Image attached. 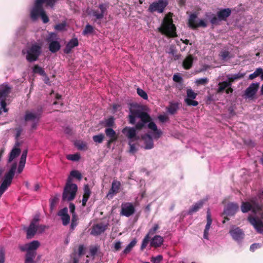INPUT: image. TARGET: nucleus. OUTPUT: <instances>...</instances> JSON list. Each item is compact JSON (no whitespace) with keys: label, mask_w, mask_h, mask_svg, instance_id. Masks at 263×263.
Instances as JSON below:
<instances>
[{"label":"nucleus","mask_w":263,"mask_h":263,"mask_svg":"<svg viewBox=\"0 0 263 263\" xmlns=\"http://www.w3.org/2000/svg\"><path fill=\"white\" fill-rule=\"evenodd\" d=\"M129 122L131 124L135 123V119L139 118L140 122L136 124V128L138 130L142 129L145 123H148L147 127L149 129L154 132V137L155 139L159 138L162 133L161 130L158 129L156 124L154 122H151V118L146 112L140 110H130V115H129Z\"/></svg>","instance_id":"1"},{"label":"nucleus","mask_w":263,"mask_h":263,"mask_svg":"<svg viewBox=\"0 0 263 263\" xmlns=\"http://www.w3.org/2000/svg\"><path fill=\"white\" fill-rule=\"evenodd\" d=\"M176 27L173 23L172 17L166 16L164 17L161 27L158 28V30L162 34L174 37L177 36L176 32Z\"/></svg>","instance_id":"2"},{"label":"nucleus","mask_w":263,"mask_h":263,"mask_svg":"<svg viewBox=\"0 0 263 263\" xmlns=\"http://www.w3.org/2000/svg\"><path fill=\"white\" fill-rule=\"evenodd\" d=\"M71 182L72 179L70 177H69L62 194V200L63 201H70L76 197L78 191V186L76 184L72 183Z\"/></svg>","instance_id":"3"},{"label":"nucleus","mask_w":263,"mask_h":263,"mask_svg":"<svg viewBox=\"0 0 263 263\" xmlns=\"http://www.w3.org/2000/svg\"><path fill=\"white\" fill-rule=\"evenodd\" d=\"M16 168L17 163H13L9 172L5 174L4 180L0 186V197L7 188L11 185L13 178L14 176Z\"/></svg>","instance_id":"4"},{"label":"nucleus","mask_w":263,"mask_h":263,"mask_svg":"<svg viewBox=\"0 0 263 263\" xmlns=\"http://www.w3.org/2000/svg\"><path fill=\"white\" fill-rule=\"evenodd\" d=\"M42 53V47L37 43L32 44L26 52V59L30 63L36 61Z\"/></svg>","instance_id":"5"},{"label":"nucleus","mask_w":263,"mask_h":263,"mask_svg":"<svg viewBox=\"0 0 263 263\" xmlns=\"http://www.w3.org/2000/svg\"><path fill=\"white\" fill-rule=\"evenodd\" d=\"M248 220L258 233H263V213L260 216L250 215Z\"/></svg>","instance_id":"6"},{"label":"nucleus","mask_w":263,"mask_h":263,"mask_svg":"<svg viewBox=\"0 0 263 263\" xmlns=\"http://www.w3.org/2000/svg\"><path fill=\"white\" fill-rule=\"evenodd\" d=\"M168 5L167 0H158L152 3L148 9V11L151 13L157 11L161 13L164 11L165 8Z\"/></svg>","instance_id":"7"},{"label":"nucleus","mask_w":263,"mask_h":263,"mask_svg":"<svg viewBox=\"0 0 263 263\" xmlns=\"http://www.w3.org/2000/svg\"><path fill=\"white\" fill-rule=\"evenodd\" d=\"M121 208L120 215L127 217L133 215L136 211L135 208L132 202L122 203Z\"/></svg>","instance_id":"8"},{"label":"nucleus","mask_w":263,"mask_h":263,"mask_svg":"<svg viewBox=\"0 0 263 263\" xmlns=\"http://www.w3.org/2000/svg\"><path fill=\"white\" fill-rule=\"evenodd\" d=\"M56 37L55 33H51L46 39L47 42L49 43V49L52 53H56L61 48L59 42L53 40Z\"/></svg>","instance_id":"9"},{"label":"nucleus","mask_w":263,"mask_h":263,"mask_svg":"<svg viewBox=\"0 0 263 263\" xmlns=\"http://www.w3.org/2000/svg\"><path fill=\"white\" fill-rule=\"evenodd\" d=\"M39 221V217H35L30 222L29 227L26 230L27 238H32L37 231V223Z\"/></svg>","instance_id":"10"},{"label":"nucleus","mask_w":263,"mask_h":263,"mask_svg":"<svg viewBox=\"0 0 263 263\" xmlns=\"http://www.w3.org/2000/svg\"><path fill=\"white\" fill-rule=\"evenodd\" d=\"M197 15L195 13H192L190 15L189 19L188 25L191 28L194 30L199 27H206L207 26L204 21L202 20H201L198 23H197Z\"/></svg>","instance_id":"11"},{"label":"nucleus","mask_w":263,"mask_h":263,"mask_svg":"<svg viewBox=\"0 0 263 263\" xmlns=\"http://www.w3.org/2000/svg\"><path fill=\"white\" fill-rule=\"evenodd\" d=\"M40 0H36L34 6L32 9L30 13V16L33 20H35L44 11L43 5L41 4Z\"/></svg>","instance_id":"12"},{"label":"nucleus","mask_w":263,"mask_h":263,"mask_svg":"<svg viewBox=\"0 0 263 263\" xmlns=\"http://www.w3.org/2000/svg\"><path fill=\"white\" fill-rule=\"evenodd\" d=\"M13 87L8 83L0 85V99H6L12 92Z\"/></svg>","instance_id":"13"},{"label":"nucleus","mask_w":263,"mask_h":263,"mask_svg":"<svg viewBox=\"0 0 263 263\" xmlns=\"http://www.w3.org/2000/svg\"><path fill=\"white\" fill-rule=\"evenodd\" d=\"M107 229V226L103 223L94 224L92 226L91 234L97 236L103 233Z\"/></svg>","instance_id":"14"},{"label":"nucleus","mask_w":263,"mask_h":263,"mask_svg":"<svg viewBox=\"0 0 263 263\" xmlns=\"http://www.w3.org/2000/svg\"><path fill=\"white\" fill-rule=\"evenodd\" d=\"M219 87L218 88V92H222L225 89L227 93L229 94L232 93L233 89L231 88V84L228 80V81H223L220 82L218 84Z\"/></svg>","instance_id":"15"},{"label":"nucleus","mask_w":263,"mask_h":263,"mask_svg":"<svg viewBox=\"0 0 263 263\" xmlns=\"http://www.w3.org/2000/svg\"><path fill=\"white\" fill-rule=\"evenodd\" d=\"M58 215L61 217L62 223L64 226H67L70 221V216L68 214V209L67 208H64L60 210Z\"/></svg>","instance_id":"16"},{"label":"nucleus","mask_w":263,"mask_h":263,"mask_svg":"<svg viewBox=\"0 0 263 263\" xmlns=\"http://www.w3.org/2000/svg\"><path fill=\"white\" fill-rule=\"evenodd\" d=\"M100 11L96 10H92V14L93 16H95L97 20L102 19L104 16V13L106 10V6L104 4H101L99 5L98 6Z\"/></svg>","instance_id":"17"},{"label":"nucleus","mask_w":263,"mask_h":263,"mask_svg":"<svg viewBox=\"0 0 263 263\" xmlns=\"http://www.w3.org/2000/svg\"><path fill=\"white\" fill-rule=\"evenodd\" d=\"M230 233L232 238L238 241L241 240L245 235L243 231L239 228H236L231 230L230 231Z\"/></svg>","instance_id":"18"},{"label":"nucleus","mask_w":263,"mask_h":263,"mask_svg":"<svg viewBox=\"0 0 263 263\" xmlns=\"http://www.w3.org/2000/svg\"><path fill=\"white\" fill-rule=\"evenodd\" d=\"M239 210V205L236 203L231 202L228 204L225 213L229 216H233Z\"/></svg>","instance_id":"19"},{"label":"nucleus","mask_w":263,"mask_h":263,"mask_svg":"<svg viewBox=\"0 0 263 263\" xmlns=\"http://www.w3.org/2000/svg\"><path fill=\"white\" fill-rule=\"evenodd\" d=\"M258 88H259V84L258 83H252L246 89V90L245 91V95L249 98L253 97L256 93Z\"/></svg>","instance_id":"20"},{"label":"nucleus","mask_w":263,"mask_h":263,"mask_svg":"<svg viewBox=\"0 0 263 263\" xmlns=\"http://www.w3.org/2000/svg\"><path fill=\"white\" fill-rule=\"evenodd\" d=\"M79 45V42L77 38H72L71 39L68 43L66 44L64 52L66 54H69L71 52V50L75 47L78 46Z\"/></svg>","instance_id":"21"},{"label":"nucleus","mask_w":263,"mask_h":263,"mask_svg":"<svg viewBox=\"0 0 263 263\" xmlns=\"http://www.w3.org/2000/svg\"><path fill=\"white\" fill-rule=\"evenodd\" d=\"M41 112L40 113H33L29 111H26L24 119L25 121H36L39 122L40 118Z\"/></svg>","instance_id":"22"},{"label":"nucleus","mask_w":263,"mask_h":263,"mask_svg":"<svg viewBox=\"0 0 263 263\" xmlns=\"http://www.w3.org/2000/svg\"><path fill=\"white\" fill-rule=\"evenodd\" d=\"M231 9L230 8H225L220 10L217 12V15L219 17L220 21H226L231 14Z\"/></svg>","instance_id":"23"},{"label":"nucleus","mask_w":263,"mask_h":263,"mask_svg":"<svg viewBox=\"0 0 263 263\" xmlns=\"http://www.w3.org/2000/svg\"><path fill=\"white\" fill-rule=\"evenodd\" d=\"M122 133L128 139H132L136 138V132L134 128L126 127L123 129Z\"/></svg>","instance_id":"24"},{"label":"nucleus","mask_w":263,"mask_h":263,"mask_svg":"<svg viewBox=\"0 0 263 263\" xmlns=\"http://www.w3.org/2000/svg\"><path fill=\"white\" fill-rule=\"evenodd\" d=\"M194 58L192 54L188 55L182 63V66L186 70L190 69L192 68L193 64Z\"/></svg>","instance_id":"25"},{"label":"nucleus","mask_w":263,"mask_h":263,"mask_svg":"<svg viewBox=\"0 0 263 263\" xmlns=\"http://www.w3.org/2000/svg\"><path fill=\"white\" fill-rule=\"evenodd\" d=\"M164 241L163 238L160 235L155 236L151 240V246L155 248L160 247Z\"/></svg>","instance_id":"26"},{"label":"nucleus","mask_w":263,"mask_h":263,"mask_svg":"<svg viewBox=\"0 0 263 263\" xmlns=\"http://www.w3.org/2000/svg\"><path fill=\"white\" fill-rule=\"evenodd\" d=\"M144 143V149H150L154 147V142L152 137L149 135H146L143 137Z\"/></svg>","instance_id":"27"},{"label":"nucleus","mask_w":263,"mask_h":263,"mask_svg":"<svg viewBox=\"0 0 263 263\" xmlns=\"http://www.w3.org/2000/svg\"><path fill=\"white\" fill-rule=\"evenodd\" d=\"M241 210L242 213H247L252 210L253 213H256V209L255 207L249 202H242L241 205Z\"/></svg>","instance_id":"28"},{"label":"nucleus","mask_w":263,"mask_h":263,"mask_svg":"<svg viewBox=\"0 0 263 263\" xmlns=\"http://www.w3.org/2000/svg\"><path fill=\"white\" fill-rule=\"evenodd\" d=\"M203 205V201L200 200L195 203L188 211V215H192L193 213L197 212L199 209L202 208Z\"/></svg>","instance_id":"29"},{"label":"nucleus","mask_w":263,"mask_h":263,"mask_svg":"<svg viewBox=\"0 0 263 263\" xmlns=\"http://www.w3.org/2000/svg\"><path fill=\"white\" fill-rule=\"evenodd\" d=\"M120 183L118 181H113L111 185V187L109 190L107 196L110 194H116L118 193L120 189Z\"/></svg>","instance_id":"30"},{"label":"nucleus","mask_w":263,"mask_h":263,"mask_svg":"<svg viewBox=\"0 0 263 263\" xmlns=\"http://www.w3.org/2000/svg\"><path fill=\"white\" fill-rule=\"evenodd\" d=\"M21 151L20 148L14 147L9 154L8 162H11L14 159L16 158L21 154Z\"/></svg>","instance_id":"31"},{"label":"nucleus","mask_w":263,"mask_h":263,"mask_svg":"<svg viewBox=\"0 0 263 263\" xmlns=\"http://www.w3.org/2000/svg\"><path fill=\"white\" fill-rule=\"evenodd\" d=\"M167 111L171 115L175 114L179 109L178 103L171 102L167 107Z\"/></svg>","instance_id":"32"},{"label":"nucleus","mask_w":263,"mask_h":263,"mask_svg":"<svg viewBox=\"0 0 263 263\" xmlns=\"http://www.w3.org/2000/svg\"><path fill=\"white\" fill-rule=\"evenodd\" d=\"M105 134L106 136L109 139H112L114 140H117L118 136L116 134V132L111 128H106L105 129Z\"/></svg>","instance_id":"33"},{"label":"nucleus","mask_w":263,"mask_h":263,"mask_svg":"<svg viewBox=\"0 0 263 263\" xmlns=\"http://www.w3.org/2000/svg\"><path fill=\"white\" fill-rule=\"evenodd\" d=\"M32 71L34 73H37L40 74V76H45V71L42 67H40L38 65H35L33 68Z\"/></svg>","instance_id":"34"},{"label":"nucleus","mask_w":263,"mask_h":263,"mask_svg":"<svg viewBox=\"0 0 263 263\" xmlns=\"http://www.w3.org/2000/svg\"><path fill=\"white\" fill-rule=\"evenodd\" d=\"M27 248L28 250L33 251L34 250H36L39 248V247L40 246V243L37 240H33L31 242L27 243Z\"/></svg>","instance_id":"35"},{"label":"nucleus","mask_w":263,"mask_h":263,"mask_svg":"<svg viewBox=\"0 0 263 263\" xmlns=\"http://www.w3.org/2000/svg\"><path fill=\"white\" fill-rule=\"evenodd\" d=\"M245 75V73H242L239 72L237 74H234L233 76L228 77V80L230 82V83L232 84L233 82H234L236 80H239L240 79H242L244 77Z\"/></svg>","instance_id":"36"},{"label":"nucleus","mask_w":263,"mask_h":263,"mask_svg":"<svg viewBox=\"0 0 263 263\" xmlns=\"http://www.w3.org/2000/svg\"><path fill=\"white\" fill-rule=\"evenodd\" d=\"M231 105L228 107V110L229 111L230 114L231 116H233L235 115V110L236 109V102L235 100L233 101L232 100H230Z\"/></svg>","instance_id":"37"},{"label":"nucleus","mask_w":263,"mask_h":263,"mask_svg":"<svg viewBox=\"0 0 263 263\" xmlns=\"http://www.w3.org/2000/svg\"><path fill=\"white\" fill-rule=\"evenodd\" d=\"M136 242L137 241L135 239L132 240L124 250L123 253L126 254L129 253L131 251L133 248L136 245Z\"/></svg>","instance_id":"38"},{"label":"nucleus","mask_w":263,"mask_h":263,"mask_svg":"<svg viewBox=\"0 0 263 263\" xmlns=\"http://www.w3.org/2000/svg\"><path fill=\"white\" fill-rule=\"evenodd\" d=\"M206 219H207V221H206V224L204 230L209 231L210 228L211 227V225L212 224V220L211 217V215H210V212L209 210H208L207 211Z\"/></svg>","instance_id":"39"},{"label":"nucleus","mask_w":263,"mask_h":263,"mask_svg":"<svg viewBox=\"0 0 263 263\" xmlns=\"http://www.w3.org/2000/svg\"><path fill=\"white\" fill-rule=\"evenodd\" d=\"M78 217L77 214L72 215V219L70 224V229L73 230L78 225Z\"/></svg>","instance_id":"40"},{"label":"nucleus","mask_w":263,"mask_h":263,"mask_svg":"<svg viewBox=\"0 0 263 263\" xmlns=\"http://www.w3.org/2000/svg\"><path fill=\"white\" fill-rule=\"evenodd\" d=\"M104 138V135L103 134L95 135L92 137V139L94 142L98 143H101Z\"/></svg>","instance_id":"41"},{"label":"nucleus","mask_w":263,"mask_h":263,"mask_svg":"<svg viewBox=\"0 0 263 263\" xmlns=\"http://www.w3.org/2000/svg\"><path fill=\"white\" fill-rule=\"evenodd\" d=\"M261 72H262V68H257L253 73H251L249 75V79L250 80H253V79L256 78V77L260 76Z\"/></svg>","instance_id":"42"},{"label":"nucleus","mask_w":263,"mask_h":263,"mask_svg":"<svg viewBox=\"0 0 263 263\" xmlns=\"http://www.w3.org/2000/svg\"><path fill=\"white\" fill-rule=\"evenodd\" d=\"M159 228H160V227L158 224H157V223L154 224L153 228H152L151 229H149L147 235H148V236L151 237V236L154 235L157 232V231H158V230Z\"/></svg>","instance_id":"43"},{"label":"nucleus","mask_w":263,"mask_h":263,"mask_svg":"<svg viewBox=\"0 0 263 263\" xmlns=\"http://www.w3.org/2000/svg\"><path fill=\"white\" fill-rule=\"evenodd\" d=\"M150 237H151L147 234L145 236L144 238L142 240V244L141 246L140 249L141 250H143L147 247L149 241Z\"/></svg>","instance_id":"44"},{"label":"nucleus","mask_w":263,"mask_h":263,"mask_svg":"<svg viewBox=\"0 0 263 263\" xmlns=\"http://www.w3.org/2000/svg\"><path fill=\"white\" fill-rule=\"evenodd\" d=\"M115 125V121L114 118L112 117H111L106 120L105 122V127H108V128H110L111 127L114 126Z\"/></svg>","instance_id":"45"},{"label":"nucleus","mask_w":263,"mask_h":263,"mask_svg":"<svg viewBox=\"0 0 263 263\" xmlns=\"http://www.w3.org/2000/svg\"><path fill=\"white\" fill-rule=\"evenodd\" d=\"M220 19L218 15H215L214 14H212L210 17V23L212 25H217L219 24V22H220Z\"/></svg>","instance_id":"46"},{"label":"nucleus","mask_w":263,"mask_h":263,"mask_svg":"<svg viewBox=\"0 0 263 263\" xmlns=\"http://www.w3.org/2000/svg\"><path fill=\"white\" fill-rule=\"evenodd\" d=\"M93 31V27L90 25L87 24L85 26L84 30L83 31L82 34L84 35H85L86 34L92 33Z\"/></svg>","instance_id":"47"},{"label":"nucleus","mask_w":263,"mask_h":263,"mask_svg":"<svg viewBox=\"0 0 263 263\" xmlns=\"http://www.w3.org/2000/svg\"><path fill=\"white\" fill-rule=\"evenodd\" d=\"M68 160L77 161H79L80 159V156L79 154H75L73 155H68L66 156Z\"/></svg>","instance_id":"48"},{"label":"nucleus","mask_w":263,"mask_h":263,"mask_svg":"<svg viewBox=\"0 0 263 263\" xmlns=\"http://www.w3.org/2000/svg\"><path fill=\"white\" fill-rule=\"evenodd\" d=\"M187 96L188 99H196L197 93L195 92L192 89L189 88L186 90Z\"/></svg>","instance_id":"49"},{"label":"nucleus","mask_w":263,"mask_h":263,"mask_svg":"<svg viewBox=\"0 0 263 263\" xmlns=\"http://www.w3.org/2000/svg\"><path fill=\"white\" fill-rule=\"evenodd\" d=\"M59 195L54 196L52 199L50 200V207L51 210H53L55 204L58 202Z\"/></svg>","instance_id":"50"},{"label":"nucleus","mask_w":263,"mask_h":263,"mask_svg":"<svg viewBox=\"0 0 263 263\" xmlns=\"http://www.w3.org/2000/svg\"><path fill=\"white\" fill-rule=\"evenodd\" d=\"M219 55L221 60H225L227 58H230V52L227 50H222L220 51Z\"/></svg>","instance_id":"51"},{"label":"nucleus","mask_w":263,"mask_h":263,"mask_svg":"<svg viewBox=\"0 0 263 263\" xmlns=\"http://www.w3.org/2000/svg\"><path fill=\"white\" fill-rule=\"evenodd\" d=\"M76 146L80 150H86L87 149L86 144L83 142H77Z\"/></svg>","instance_id":"52"},{"label":"nucleus","mask_w":263,"mask_h":263,"mask_svg":"<svg viewBox=\"0 0 263 263\" xmlns=\"http://www.w3.org/2000/svg\"><path fill=\"white\" fill-rule=\"evenodd\" d=\"M70 175L79 180H81L82 177L81 174L78 171L76 170L72 171L70 173Z\"/></svg>","instance_id":"53"},{"label":"nucleus","mask_w":263,"mask_h":263,"mask_svg":"<svg viewBox=\"0 0 263 263\" xmlns=\"http://www.w3.org/2000/svg\"><path fill=\"white\" fill-rule=\"evenodd\" d=\"M208 81H209V80L206 78H200V79L196 80V84L197 85H204L208 83Z\"/></svg>","instance_id":"54"},{"label":"nucleus","mask_w":263,"mask_h":263,"mask_svg":"<svg viewBox=\"0 0 263 263\" xmlns=\"http://www.w3.org/2000/svg\"><path fill=\"white\" fill-rule=\"evenodd\" d=\"M66 24V22H64L62 23L57 24L54 26V29L58 31H62L65 29Z\"/></svg>","instance_id":"55"},{"label":"nucleus","mask_w":263,"mask_h":263,"mask_svg":"<svg viewBox=\"0 0 263 263\" xmlns=\"http://www.w3.org/2000/svg\"><path fill=\"white\" fill-rule=\"evenodd\" d=\"M35 253L33 251L28 250L26 254V258L29 260H33L35 257Z\"/></svg>","instance_id":"56"},{"label":"nucleus","mask_w":263,"mask_h":263,"mask_svg":"<svg viewBox=\"0 0 263 263\" xmlns=\"http://www.w3.org/2000/svg\"><path fill=\"white\" fill-rule=\"evenodd\" d=\"M137 92L138 95L142 98V99H147V95L146 93L142 89L138 88L137 89Z\"/></svg>","instance_id":"57"},{"label":"nucleus","mask_w":263,"mask_h":263,"mask_svg":"<svg viewBox=\"0 0 263 263\" xmlns=\"http://www.w3.org/2000/svg\"><path fill=\"white\" fill-rule=\"evenodd\" d=\"M184 101L188 106H196L198 104V102L195 100H184Z\"/></svg>","instance_id":"58"},{"label":"nucleus","mask_w":263,"mask_h":263,"mask_svg":"<svg viewBox=\"0 0 263 263\" xmlns=\"http://www.w3.org/2000/svg\"><path fill=\"white\" fill-rule=\"evenodd\" d=\"M163 259V256L159 255L156 257H153L151 259V261L153 263H160Z\"/></svg>","instance_id":"59"},{"label":"nucleus","mask_w":263,"mask_h":263,"mask_svg":"<svg viewBox=\"0 0 263 263\" xmlns=\"http://www.w3.org/2000/svg\"><path fill=\"white\" fill-rule=\"evenodd\" d=\"M25 163H26V161H23V160H20L18 167L17 168L18 173L20 174L22 173V172L23 171V170L25 167Z\"/></svg>","instance_id":"60"},{"label":"nucleus","mask_w":263,"mask_h":263,"mask_svg":"<svg viewBox=\"0 0 263 263\" xmlns=\"http://www.w3.org/2000/svg\"><path fill=\"white\" fill-rule=\"evenodd\" d=\"M91 191H90V189L89 187V185L88 184H86L84 186V194L83 195H85V196H90V194H91Z\"/></svg>","instance_id":"61"},{"label":"nucleus","mask_w":263,"mask_h":263,"mask_svg":"<svg viewBox=\"0 0 263 263\" xmlns=\"http://www.w3.org/2000/svg\"><path fill=\"white\" fill-rule=\"evenodd\" d=\"M40 16L41 17L44 23H47L49 21V17L46 14L45 11L42 12V13Z\"/></svg>","instance_id":"62"},{"label":"nucleus","mask_w":263,"mask_h":263,"mask_svg":"<svg viewBox=\"0 0 263 263\" xmlns=\"http://www.w3.org/2000/svg\"><path fill=\"white\" fill-rule=\"evenodd\" d=\"M173 80L174 82L179 83H181L183 80L182 78L177 74H175L173 76Z\"/></svg>","instance_id":"63"},{"label":"nucleus","mask_w":263,"mask_h":263,"mask_svg":"<svg viewBox=\"0 0 263 263\" xmlns=\"http://www.w3.org/2000/svg\"><path fill=\"white\" fill-rule=\"evenodd\" d=\"M159 121L162 123H164L169 120V118L166 115H159L158 117Z\"/></svg>","instance_id":"64"}]
</instances>
